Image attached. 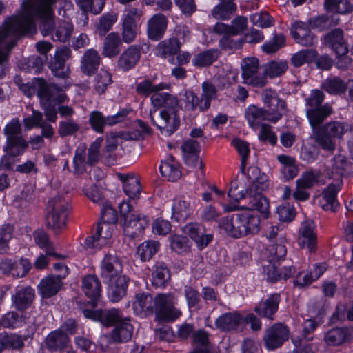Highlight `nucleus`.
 Here are the masks:
<instances>
[{
    "label": "nucleus",
    "mask_w": 353,
    "mask_h": 353,
    "mask_svg": "<svg viewBox=\"0 0 353 353\" xmlns=\"http://www.w3.org/2000/svg\"><path fill=\"white\" fill-rule=\"evenodd\" d=\"M57 1L24 0L21 4V13L5 20L0 27V56L3 57L2 64L8 60V54L21 36L35 32V17L41 20V34L52 36L56 28L52 6Z\"/></svg>",
    "instance_id": "obj_1"
},
{
    "label": "nucleus",
    "mask_w": 353,
    "mask_h": 353,
    "mask_svg": "<svg viewBox=\"0 0 353 353\" xmlns=\"http://www.w3.org/2000/svg\"><path fill=\"white\" fill-rule=\"evenodd\" d=\"M263 101L268 108L267 110L256 105H250L245 110V117L249 125L256 129L263 120L276 122L282 117L281 111L285 110V102L277 97L276 93L271 89H265L263 92Z\"/></svg>",
    "instance_id": "obj_2"
},
{
    "label": "nucleus",
    "mask_w": 353,
    "mask_h": 353,
    "mask_svg": "<svg viewBox=\"0 0 353 353\" xmlns=\"http://www.w3.org/2000/svg\"><path fill=\"white\" fill-rule=\"evenodd\" d=\"M37 94L41 101V105L44 110L47 119L54 122L57 118L56 105L63 103L66 95L62 90L54 84H48L44 79H37Z\"/></svg>",
    "instance_id": "obj_3"
},
{
    "label": "nucleus",
    "mask_w": 353,
    "mask_h": 353,
    "mask_svg": "<svg viewBox=\"0 0 353 353\" xmlns=\"http://www.w3.org/2000/svg\"><path fill=\"white\" fill-rule=\"evenodd\" d=\"M68 203L61 196H55L48 202L46 225L59 234L66 227Z\"/></svg>",
    "instance_id": "obj_4"
},
{
    "label": "nucleus",
    "mask_w": 353,
    "mask_h": 353,
    "mask_svg": "<svg viewBox=\"0 0 353 353\" xmlns=\"http://www.w3.org/2000/svg\"><path fill=\"white\" fill-rule=\"evenodd\" d=\"M350 130L348 123L340 121L326 123L319 129L314 136L316 142L325 150L335 149L334 139H341L345 132Z\"/></svg>",
    "instance_id": "obj_5"
},
{
    "label": "nucleus",
    "mask_w": 353,
    "mask_h": 353,
    "mask_svg": "<svg viewBox=\"0 0 353 353\" xmlns=\"http://www.w3.org/2000/svg\"><path fill=\"white\" fill-rule=\"evenodd\" d=\"M236 210L257 211L263 218L267 219L270 214V202L265 196L258 191L257 185H254L250 189L249 194L245 198L244 204L235 205L230 203V205L225 207V211Z\"/></svg>",
    "instance_id": "obj_6"
},
{
    "label": "nucleus",
    "mask_w": 353,
    "mask_h": 353,
    "mask_svg": "<svg viewBox=\"0 0 353 353\" xmlns=\"http://www.w3.org/2000/svg\"><path fill=\"white\" fill-rule=\"evenodd\" d=\"M120 212L123 219L124 233L130 238L139 235L148 225L145 217L134 212L132 207L128 203L123 202L120 205Z\"/></svg>",
    "instance_id": "obj_7"
},
{
    "label": "nucleus",
    "mask_w": 353,
    "mask_h": 353,
    "mask_svg": "<svg viewBox=\"0 0 353 353\" xmlns=\"http://www.w3.org/2000/svg\"><path fill=\"white\" fill-rule=\"evenodd\" d=\"M154 312L165 320H174L181 316V312L174 307V296L172 293L158 294L154 299Z\"/></svg>",
    "instance_id": "obj_8"
},
{
    "label": "nucleus",
    "mask_w": 353,
    "mask_h": 353,
    "mask_svg": "<svg viewBox=\"0 0 353 353\" xmlns=\"http://www.w3.org/2000/svg\"><path fill=\"white\" fill-rule=\"evenodd\" d=\"M150 118L152 122L159 129L161 134L165 136L172 135L180 125V119L176 110L168 112L167 110H163L159 112V116L156 119L151 110L150 112Z\"/></svg>",
    "instance_id": "obj_9"
},
{
    "label": "nucleus",
    "mask_w": 353,
    "mask_h": 353,
    "mask_svg": "<svg viewBox=\"0 0 353 353\" xmlns=\"http://www.w3.org/2000/svg\"><path fill=\"white\" fill-rule=\"evenodd\" d=\"M288 330L282 323H275L269 327L263 336L265 346L269 350L279 347L288 338Z\"/></svg>",
    "instance_id": "obj_10"
},
{
    "label": "nucleus",
    "mask_w": 353,
    "mask_h": 353,
    "mask_svg": "<svg viewBox=\"0 0 353 353\" xmlns=\"http://www.w3.org/2000/svg\"><path fill=\"white\" fill-rule=\"evenodd\" d=\"M84 316L93 321H100L105 326L117 325L125 319L122 318L120 312L117 309L105 310H83Z\"/></svg>",
    "instance_id": "obj_11"
},
{
    "label": "nucleus",
    "mask_w": 353,
    "mask_h": 353,
    "mask_svg": "<svg viewBox=\"0 0 353 353\" xmlns=\"http://www.w3.org/2000/svg\"><path fill=\"white\" fill-rule=\"evenodd\" d=\"M325 43L331 48L338 56L346 55L348 46L344 39L343 31L336 28L325 36Z\"/></svg>",
    "instance_id": "obj_12"
},
{
    "label": "nucleus",
    "mask_w": 353,
    "mask_h": 353,
    "mask_svg": "<svg viewBox=\"0 0 353 353\" xmlns=\"http://www.w3.org/2000/svg\"><path fill=\"white\" fill-rule=\"evenodd\" d=\"M108 278L109 296L112 301L117 302L126 294L129 279L122 273Z\"/></svg>",
    "instance_id": "obj_13"
},
{
    "label": "nucleus",
    "mask_w": 353,
    "mask_h": 353,
    "mask_svg": "<svg viewBox=\"0 0 353 353\" xmlns=\"http://www.w3.org/2000/svg\"><path fill=\"white\" fill-rule=\"evenodd\" d=\"M353 339V333L347 327H334L328 330L324 336L325 343L330 346H339Z\"/></svg>",
    "instance_id": "obj_14"
},
{
    "label": "nucleus",
    "mask_w": 353,
    "mask_h": 353,
    "mask_svg": "<svg viewBox=\"0 0 353 353\" xmlns=\"http://www.w3.org/2000/svg\"><path fill=\"white\" fill-rule=\"evenodd\" d=\"M183 232L194 240L200 249L206 247L212 239V235L204 234V228L197 223L187 224L183 228Z\"/></svg>",
    "instance_id": "obj_15"
},
{
    "label": "nucleus",
    "mask_w": 353,
    "mask_h": 353,
    "mask_svg": "<svg viewBox=\"0 0 353 353\" xmlns=\"http://www.w3.org/2000/svg\"><path fill=\"white\" fill-rule=\"evenodd\" d=\"M316 236L314 232V222L306 221L302 223L299 230L298 243L302 248H307L310 252L315 248Z\"/></svg>",
    "instance_id": "obj_16"
},
{
    "label": "nucleus",
    "mask_w": 353,
    "mask_h": 353,
    "mask_svg": "<svg viewBox=\"0 0 353 353\" xmlns=\"http://www.w3.org/2000/svg\"><path fill=\"white\" fill-rule=\"evenodd\" d=\"M63 276H48L43 279L38 285L39 291L43 298L54 296L60 290Z\"/></svg>",
    "instance_id": "obj_17"
},
{
    "label": "nucleus",
    "mask_w": 353,
    "mask_h": 353,
    "mask_svg": "<svg viewBox=\"0 0 353 353\" xmlns=\"http://www.w3.org/2000/svg\"><path fill=\"white\" fill-rule=\"evenodd\" d=\"M101 276L105 278L122 273L123 265L120 258L113 253L106 254L101 261Z\"/></svg>",
    "instance_id": "obj_18"
},
{
    "label": "nucleus",
    "mask_w": 353,
    "mask_h": 353,
    "mask_svg": "<svg viewBox=\"0 0 353 353\" xmlns=\"http://www.w3.org/2000/svg\"><path fill=\"white\" fill-rule=\"evenodd\" d=\"M101 63L99 53L94 49H88L81 59V71L88 76L92 75L99 68Z\"/></svg>",
    "instance_id": "obj_19"
},
{
    "label": "nucleus",
    "mask_w": 353,
    "mask_h": 353,
    "mask_svg": "<svg viewBox=\"0 0 353 353\" xmlns=\"http://www.w3.org/2000/svg\"><path fill=\"white\" fill-rule=\"evenodd\" d=\"M168 20L162 14L153 15L148 21V35L150 39L159 40L166 30Z\"/></svg>",
    "instance_id": "obj_20"
},
{
    "label": "nucleus",
    "mask_w": 353,
    "mask_h": 353,
    "mask_svg": "<svg viewBox=\"0 0 353 353\" xmlns=\"http://www.w3.org/2000/svg\"><path fill=\"white\" fill-rule=\"evenodd\" d=\"M34 296V290L30 286L21 288L12 296V304L18 311H23L32 305Z\"/></svg>",
    "instance_id": "obj_21"
},
{
    "label": "nucleus",
    "mask_w": 353,
    "mask_h": 353,
    "mask_svg": "<svg viewBox=\"0 0 353 353\" xmlns=\"http://www.w3.org/2000/svg\"><path fill=\"white\" fill-rule=\"evenodd\" d=\"M46 346L54 351H66L72 352V348L68 345L69 337L66 333L56 330L51 332L46 338Z\"/></svg>",
    "instance_id": "obj_22"
},
{
    "label": "nucleus",
    "mask_w": 353,
    "mask_h": 353,
    "mask_svg": "<svg viewBox=\"0 0 353 353\" xmlns=\"http://www.w3.org/2000/svg\"><path fill=\"white\" fill-rule=\"evenodd\" d=\"M101 287L99 279L94 275H88L83 279V291L88 298L91 299L89 303L93 307L97 305L96 300L100 296Z\"/></svg>",
    "instance_id": "obj_23"
},
{
    "label": "nucleus",
    "mask_w": 353,
    "mask_h": 353,
    "mask_svg": "<svg viewBox=\"0 0 353 353\" xmlns=\"http://www.w3.org/2000/svg\"><path fill=\"white\" fill-rule=\"evenodd\" d=\"M291 32L296 43L303 46H312L316 41L308 26L302 22L295 23Z\"/></svg>",
    "instance_id": "obj_24"
},
{
    "label": "nucleus",
    "mask_w": 353,
    "mask_h": 353,
    "mask_svg": "<svg viewBox=\"0 0 353 353\" xmlns=\"http://www.w3.org/2000/svg\"><path fill=\"white\" fill-rule=\"evenodd\" d=\"M239 221L243 236L256 234L260 230V219L249 212H239Z\"/></svg>",
    "instance_id": "obj_25"
},
{
    "label": "nucleus",
    "mask_w": 353,
    "mask_h": 353,
    "mask_svg": "<svg viewBox=\"0 0 353 353\" xmlns=\"http://www.w3.org/2000/svg\"><path fill=\"white\" fill-rule=\"evenodd\" d=\"M152 104L157 108L163 107L171 112L176 110L179 106V100L174 95L168 92L154 93L150 98Z\"/></svg>",
    "instance_id": "obj_26"
},
{
    "label": "nucleus",
    "mask_w": 353,
    "mask_h": 353,
    "mask_svg": "<svg viewBox=\"0 0 353 353\" xmlns=\"http://www.w3.org/2000/svg\"><path fill=\"white\" fill-rule=\"evenodd\" d=\"M154 299L148 293H139L135 296L133 309L136 314L150 315L154 313Z\"/></svg>",
    "instance_id": "obj_27"
},
{
    "label": "nucleus",
    "mask_w": 353,
    "mask_h": 353,
    "mask_svg": "<svg viewBox=\"0 0 353 353\" xmlns=\"http://www.w3.org/2000/svg\"><path fill=\"white\" fill-rule=\"evenodd\" d=\"M133 326L128 319H125L117 324L110 334L111 340L115 343H124L130 341L133 334Z\"/></svg>",
    "instance_id": "obj_28"
},
{
    "label": "nucleus",
    "mask_w": 353,
    "mask_h": 353,
    "mask_svg": "<svg viewBox=\"0 0 353 353\" xmlns=\"http://www.w3.org/2000/svg\"><path fill=\"white\" fill-rule=\"evenodd\" d=\"M121 39L117 32H111L104 39L102 54L105 57L113 58L121 51Z\"/></svg>",
    "instance_id": "obj_29"
},
{
    "label": "nucleus",
    "mask_w": 353,
    "mask_h": 353,
    "mask_svg": "<svg viewBox=\"0 0 353 353\" xmlns=\"http://www.w3.org/2000/svg\"><path fill=\"white\" fill-rule=\"evenodd\" d=\"M332 113V106L326 103L314 109H306V115L312 128L322 123Z\"/></svg>",
    "instance_id": "obj_30"
},
{
    "label": "nucleus",
    "mask_w": 353,
    "mask_h": 353,
    "mask_svg": "<svg viewBox=\"0 0 353 353\" xmlns=\"http://www.w3.org/2000/svg\"><path fill=\"white\" fill-rule=\"evenodd\" d=\"M243 323L241 316L236 312H229L221 315L216 320V326L223 331L236 329Z\"/></svg>",
    "instance_id": "obj_31"
},
{
    "label": "nucleus",
    "mask_w": 353,
    "mask_h": 353,
    "mask_svg": "<svg viewBox=\"0 0 353 353\" xmlns=\"http://www.w3.org/2000/svg\"><path fill=\"white\" fill-rule=\"evenodd\" d=\"M181 48L179 41L176 38L161 41L157 46V54L162 58H171L170 61L174 63L173 55L176 54Z\"/></svg>",
    "instance_id": "obj_32"
},
{
    "label": "nucleus",
    "mask_w": 353,
    "mask_h": 353,
    "mask_svg": "<svg viewBox=\"0 0 353 353\" xmlns=\"http://www.w3.org/2000/svg\"><path fill=\"white\" fill-rule=\"evenodd\" d=\"M319 324L314 319H310L304 321L303 333L301 336H293L292 340L294 345H302L310 343L314 339V332Z\"/></svg>",
    "instance_id": "obj_33"
},
{
    "label": "nucleus",
    "mask_w": 353,
    "mask_h": 353,
    "mask_svg": "<svg viewBox=\"0 0 353 353\" xmlns=\"http://www.w3.org/2000/svg\"><path fill=\"white\" fill-rule=\"evenodd\" d=\"M140 58L139 50L135 46L127 48L118 59V66L123 70L133 68Z\"/></svg>",
    "instance_id": "obj_34"
},
{
    "label": "nucleus",
    "mask_w": 353,
    "mask_h": 353,
    "mask_svg": "<svg viewBox=\"0 0 353 353\" xmlns=\"http://www.w3.org/2000/svg\"><path fill=\"white\" fill-rule=\"evenodd\" d=\"M280 302V296L279 294H274L261 303L256 307L254 310L256 313L265 317L272 319V316L276 313Z\"/></svg>",
    "instance_id": "obj_35"
},
{
    "label": "nucleus",
    "mask_w": 353,
    "mask_h": 353,
    "mask_svg": "<svg viewBox=\"0 0 353 353\" xmlns=\"http://www.w3.org/2000/svg\"><path fill=\"white\" fill-rule=\"evenodd\" d=\"M199 147L197 141L191 139L187 140L181 145L183 158L187 165L195 167L199 162Z\"/></svg>",
    "instance_id": "obj_36"
},
{
    "label": "nucleus",
    "mask_w": 353,
    "mask_h": 353,
    "mask_svg": "<svg viewBox=\"0 0 353 353\" xmlns=\"http://www.w3.org/2000/svg\"><path fill=\"white\" fill-rule=\"evenodd\" d=\"M239 223V216L236 213L222 219L220 228L224 230L229 236L239 238L243 236Z\"/></svg>",
    "instance_id": "obj_37"
},
{
    "label": "nucleus",
    "mask_w": 353,
    "mask_h": 353,
    "mask_svg": "<svg viewBox=\"0 0 353 353\" xmlns=\"http://www.w3.org/2000/svg\"><path fill=\"white\" fill-rule=\"evenodd\" d=\"M159 169L161 174L170 181H176L181 176L178 168V163L172 156H170L166 160L162 161Z\"/></svg>",
    "instance_id": "obj_38"
},
{
    "label": "nucleus",
    "mask_w": 353,
    "mask_h": 353,
    "mask_svg": "<svg viewBox=\"0 0 353 353\" xmlns=\"http://www.w3.org/2000/svg\"><path fill=\"white\" fill-rule=\"evenodd\" d=\"M277 159L282 165L281 172L283 176L286 180L292 179L297 175L299 172V168L296 165L294 158L290 156L281 154L279 155Z\"/></svg>",
    "instance_id": "obj_39"
},
{
    "label": "nucleus",
    "mask_w": 353,
    "mask_h": 353,
    "mask_svg": "<svg viewBox=\"0 0 353 353\" xmlns=\"http://www.w3.org/2000/svg\"><path fill=\"white\" fill-rule=\"evenodd\" d=\"M28 142L23 137L6 139L5 150L8 154L17 157L23 154L28 147Z\"/></svg>",
    "instance_id": "obj_40"
},
{
    "label": "nucleus",
    "mask_w": 353,
    "mask_h": 353,
    "mask_svg": "<svg viewBox=\"0 0 353 353\" xmlns=\"http://www.w3.org/2000/svg\"><path fill=\"white\" fill-rule=\"evenodd\" d=\"M220 1L221 3L212 9V16L221 20L229 19L230 15L236 10V5L233 3L232 0Z\"/></svg>",
    "instance_id": "obj_41"
},
{
    "label": "nucleus",
    "mask_w": 353,
    "mask_h": 353,
    "mask_svg": "<svg viewBox=\"0 0 353 353\" xmlns=\"http://www.w3.org/2000/svg\"><path fill=\"white\" fill-rule=\"evenodd\" d=\"M340 188V184H330L323 191V199L326 201V203L323 205V208L325 210H330L334 212L338 208L339 204L336 198Z\"/></svg>",
    "instance_id": "obj_42"
},
{
    "label": "nucleus",
    "mask_w": 353,
    "mask_h": 353,
    "mask_svg": "<svg viewBox=\"0 0 353 353\" xmlns=\"http://www.w3.org/2000/svg\"><path fill=\"white\" fill-rule=\"evenodd\" d=\"M288 62L284 60H274L264 65V73L266 78H275L281 76L287 70Z\"/></svg>",
    "instance_id": "obj_43"
},
{
    "label": "nucleus",
    "mask_w": 353,
    "mask_h": 353,
    "mask_svg": "<svg viewBox=\"0 0 353 353\" xmlns=\"http://www.w3.org/2000/svg\"><path fill=\"white\" fill-rule=\"evenodd\" d=\"M169 88L170 84L160 83L157 85H154L151 81L144 80L137 85L136 90L138 94L148 97L152 93H159L160 91Z\"/></svg>",
    "instance_id": "obj_44"
},
{
    "label": "nucleus",
    "mask_w": 353,
    "mask_h": 353,
    "mask_svg": "<svg viewBox=\"0 0 353 353\" xmlns=\"http://www.w3.org/2000/svg\"><path fill=\"white\" fill-rule=\"evenodd\" d=\"M172 219L176 221H185L190 214V203L184 200H176L172 205Z\"/></svg>",
    "instance_id": "obj_45"
},
{
    "label": "nucleus",
    "mask_w": 353,
    "mask_h": 353,
    "mask_svg": "<svg viewBox=\"0 0 353 353\" xmlns=\"http://www.w3.org/2000/svg\"><path fill=\"white\" fill-rule=\"evenodd\" d=\"M219 52L216 50H208L196 54L192 59V63L197 67L210 65L218 59Z\"/></svg>",
    "instance_id": "obj_46"
},
{
    "label": "nucleus",
    "mask_w": 353,
    "mask_h": 353,
    "mask_svg": "<svg viewBox=\"0 0 353 353\" xmlns=\"http://www.w3.org/2000/svg\"><path fill=\"white\" fill-rule=\"evenodd\" d=\"M26 323V316L16 312H9L4 314L0 321V324L6 328H15Z\"/></svg>",
    "instance_id": "obj_47"
},
{
    "label": "nucleus",
    "mask_w": 353,
    "mask_h": 353,
    "mask_svg": "<svg viewBox=\"0 0 353 353\" xmlns=\"http://www.w3.org/2000/svg\"><path fill=\"white\" fill-rule=\"evenodd\" d=\"M33 236L36 243L40 248L46 249L47 255L53 256L56 258L61 257L60 254L54 252V249L46 232L43 230H37L34 232Z\"/></svg>",
    "instance_id": "obj_48"
},
{
    "label": "nucleus",
    "mask_w": 353,
    "mask_h": 353,
    "mask_svg": "<svg viewBox=\"0 0 353 353\" xmlns=\"http://www.w3.org/2000/svg\"><path fill=\"white\" fill-rule=\"evenodd\" d=\"M73 31V26L68 21H62L54 29L52 39L60 42L67 41L71 37Z\"/></svg>",
    "instance_id": "obj_49"
},
{
    "label": "nucleus",
    "mask_w": 353,
    "mask_h": 353,
    "mask_svg": "<svg viewBox=\"0 0 353 353\" xmlns=\"http://www.w3.org/2000/svg\"><path fill=\"white\" fill-rule=\"evenodd\" d=\"M322 88L330 94H340L345 91L347 85L340 78L334 77L325 80Z\"/></svg>",
    "instance_id": "obj_50"
},
{
    "label": "nucleus",
    "mask_w": 353,
    "mask_h": 353,
    "mask_svg": "<svg viewBox=\"0 0 353 353\" xmlns=\"http://www.w3.org/2000/svg\"><path fill=\"white\" fill-rule=\"evenodd\" d=\"M325 5L329 10L341 14H348L353 10L350 0H326Z\"/></svg>",
    "instance_id": "obj_51"
},
{
    "label": "nucleus",
    "mask_w": 353,
    "mask_h": 353,
    "mask_svg": "<svg viewBox=\"0 0 353 353\" xmlns=\"http://www.w3.org/2000/svg\"><path fill=\"white\" fill-rule=\"evenodd\" d=\"M159 246V243L157 241H145L137 248V254L143 261H148L157 252Z\"/></svg>",
    "instance_id": "obj_52"
},
{
    "label": "nucleus",
    "mask_w": 353,
    "mask_h": 353,
    "mask_svg": "<svg viewBox=\"0 0 353 353\" xmlns=\"http://www.w3.org/2000/svg\"><path fill=\"white\" fill-rule=\"evenodd\" d=\"M203 104L201 108H209L212 100L217 97V88L214 83L204 81L201 85Z\"/></svg>",
    "instance_id": "obj_53"
},
{
    "label": "nucleus",
    "mask_w": 353,
    "mask_h": 353,
    "mask_svg": "<svg viewBox=\"0 0 353 353\" xmlns=\"http://www.w3.org/2000/svg\"><path fill=\"white\" fill-rule=\"evenodd\" d=\"M34 187L32 185H25L19 195L14 200V205L17 208H26L33 200Z\"/></svg>",
    "instance_id": "obj_54"
},
{
    "label": "nucleus",
    "mask_w": 353,
    "mask_h": 353,
    "mask_svg": "<svg viewBox=\"0 0 353 353\" xmlns=\"http://www.w3.org/2000/svg\"><path fill=\"white\" fill-rule=\"evenodd\" d=\"M280 262L275 259H267L263 265L264 274L267 276V279L271 282H275L281 278V274L277 272V268Z\"/></svg>",
    "instance_id": "obj_55"
},
{
    "label": "nucleus",
    "mask_w": 353,
    "mask_h": 353,
    "mask_svg": "<svg viewBox=\"0 0 353 353\" xmlns=\"http://www.w3.org/2000/svg\"><path fill=\"white\" fill-rule=\"evenodd\" d=\"M112 82L111 74L105 70H100L94 77V89L99 94H103Z\"/></svg>",
    "instance_id": "obj_56"
},
{
    "label": "nucleus",
    "mask_w": 353,
    "mask_h": 353,
    "mask_svg": "<svg viewBox=\"0 0 353 353\" xmlns=\"http://www.w3.org/2000/svg\"><path fill=\"white\" fill-rule=\"evenodd\" d=\"M85 195L93 203L104 205L105 202V196L102 187L93 184L85 187L83 189Z\"/></svg>",
    "instance_id": "obj_57"
},
{
    "label": "nucleus",
    "mask_w": 353,
    "mask_h": 353,
    "mask_svg": "<svg viewBox=\"0 0 353 353\" xmlns=\"http://www.w3.org/2000/svg\"><path fill=\"white\" fill-rule=\"evenodd\" d=\"M316 57V51L312 49L301 50L292 55L291 62L294 67H300L305 63L311 62Z\"/></svg>",
    "instance_id": "obj_58"
},
{
    "label": "nucleus",
    "mask_w": 353,
    "mask_h": 353,
    "mask_svg": "<svg viewBox=\"0 0 353 353\" xmlns=\"http://www.w3.org/2000/svg\"><path fill=\"white\" fill-rule=\"evenodd\" d=\"M137 25L136 21H124L122 22V39L125 43H132L137 34Z\"/></svg>",
    "instance_id": "obj_59"
},
{
    "label": "nucleus",
    "mask_w": 353,
    "mask_h": 353,
    "mask_svg": "<svg viewBox=\"0 0 353 353\" xmlns=\"http://www.w3.org/2000/svg\"><path fill=\"white\" fill-rule=\"evenodd\" d=\"M285 43V37L282 34L274 33L272 40L265 43L262 46V49L267 54L275 53L283 47Z\"/></svg>",
    "instance_id": "obj_60"
},
{
    "label": "nucleus",
    "mask_w": 353,
    "mask_h": 353,
    "mask_svg": "<svg viewBox=\"0 0 353 353\" xmlns=\"http://www.w3.org/2000/svg\"><path fill=\"white\" fill-rule=\"evenodd\" d=\"M169 279L168 270L163 265L157 266L152 273V285L156 288H164Z\"/></svg>",
    "instance_id": "obj_61"
},
{
    "label": "nucleus",
    "mask_w": 353,
    "mask_h": 353,
    "mask_svg": "<svg viewBox=\"0 0 353 353\" xmlns=\"http://www.w3.org/2000/svg\"><path fill=\"white\" fill-rule=\"evenodd\" d=\"M319 176V172L310 170L302 174L301 177L296 181V184L299 187L310 189L317 183Z\"/></svg>",
    "instance_id": "obj_62"
},
{
    "label": "nucleus",
    "mask_w": 353,
    "mask_h": 353,
    "mask_svg": "<svg viewBox=\"0 0 353 353\" xmlns=\"http://www.w3.org/2000/svg\"><path fill=\"white\" fill-rule=\"evenodd\" d=\"M185 108L188 111H194L199 110L203 111L208 108H203V99H199L198 96L192 91H186L185 93Z\"/></svg>",
    "instance_id": "obj_63"
},
{
    "label": "nucleus",
    "mask_w": 353,
    "mask_h": 353,
    "mask_svg": "<svg viewBox=\"0 0 353 353\" xmlns=\"http://www.w3.org/2000/svg\"><path fill=\"white\" fill-rule=\"evenodd\" d=\"M243 83L247 85L256 88H263L267 84V78L263 72H260V69L243 78Z\"/></svg>",
    "instance_id": "obj_64"
}]
</instances>
